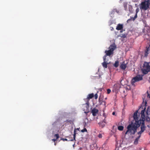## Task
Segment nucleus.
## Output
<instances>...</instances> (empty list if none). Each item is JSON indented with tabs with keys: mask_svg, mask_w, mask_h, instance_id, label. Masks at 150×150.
Listing matches in <instances>:
<instances>
[{
	"mask_svg": "<svg viewBox=\"0 0 150 150\" xmlns=\"http://www.w3.org/2000/svg\"><path fill=\"white\" fill-rule=\"evenodd\" d=\"M103 100V97L102 96H100L99 97L98 102L99 105H100L103 104V102L104 101Z\"/></svg>",
	"mask_w": 150,
	"mask_h": 150,
	"instance_id": "13",
	"label": "nucleus"
},
{
	"mask_svg": "<svg viewBox=\"0 0 150 150\" xmlns=\"http://www.w3.org/2000/svg\"><path fill=\"white\" fill-rule=\"evenodd\" d=\"M65 122H69L70 124H71L73 122V121L70 120H67Z\"/></svg>",
	"mask_w": 150,
	"mask_h": 150,
	"instance_id": "21",
	"label": "nucleus"
},
{
	"mask_svg": "<svg viewBox=\"0 0 150 150\" xmlns=\"http://www.w3.org/2000/svg\"><path fill=\"white\" fill-rule=\"evenodd\" d=\"M146 93L147 94H145L142 97L143 102L142 104V106H143V107H144V108H144V109L142 110L141 112V117L142 119V120H144V122L145 120H146V121L148 122L149 121H150V118L148 117V116H146V117H145V116L144 115V112L146 108L145 107L146 106L147 99L148 98H150V94H149L148 91H147ZM139 120H141V119H140Z\"/></svg>",
	"mask_w": 150,
	"mask_h": 150,
	"instance_id": "2",
	"label": "nucleus"
},
{
	"mask_svg": "<svg viewBox=\"0 0 150 150\" xmlns=\"http://www.w3.org/2000/svg\"><path fill=\"white\" fill-rule=\"evenodd\" d=\"M113 11H116V12H117V13H118V12H119V11H118L117 10V9H114V10H113Z\"/></svg>",
	"mask_w": 150,
	"mask_h": 150,
	"instance_id": "28",
	"label": "nucleus"
},
{
	"mask_svg": "<svg viewBox=\"0 0 150 150\" xmlns=\"http://www.w3.org/2000/svg\"><path fill=\"white\" fill-rule=\"evenodd\" d=\"M98 137L99 138H102V134H99L98 135Z\"/></svg>",
	"mask_w": 150,
	"mask_h": 150,
	"instance_id": "26",
	"label": "nucleus"
},
{
	"mask_svg": "<svg viewBox=\"0 0 150 150\" xmlns=\"http://www.w3.org/2000/svg\"><path fill=\"white\" fill-rule=\"evenodd\" d=\"M54 137H56V139L57 140L59 137V135L58 134H56L54 135Z\"/></svg>",
	"mask_w": 150,
	"mask_h": 150,
	"instance_id": "24",
	"label": "nucleus"
},
{
	"mask_svg": "<svg viewBox=\"0 0 150 150\" xmlns=\"http://www.w3.org/2000/svg\"><path fill=\"white\" fill-rule=\"evenodd\" d=\"M150 47V45H149L148 47H146V49L145 51V56L146 57L148 55V51L149 50V47Z\"/></svg>",
	"mask_w": 150,
	"mask_h": 150,
	"instance_id": "14",
	"label": "nucleus"
},
{
	"mask_svg": "<svg viewBox=\"0 0 150 150\" xmlns=\"http://www.w3.org/2000/svg\"><path fill=\"white\" fill-rule=\"evenodd\" d=\"M123 28V25L122 24H118L116 28V30H120Z\"/></svg>",
	"mask_w": 150,
	"mask_h": 150,
	"instance_id": "11",
	"label": "nucleus"
},
{
	"mask_svg": "<svg viewBox=\"0 0 150 150\" xmlns=\"http://www.w3.org/2000/svg\"><path fill=\"white\" fill-rule=\"evenodd\" d=\"M54 144L55 145H56V143H55Z\"/></svg>",
	"mask_w": 150,
	"mask_h": 150,
	"instance_id": "36",
	"label": "nucleus"
},
{
	"mask_svg": "<svg viewBox=\"0 0 150 150\" xmlns=\"http://www.w3.org/2000/svg\"><path fill=\"white\" fill-rule=\"evenodd\" d=\"M103 122H104V123H105V124H106V120H105V119H104L103 121H102Z\"/></svg>",
	"mask_w": 150,
	"mask_h": 150,
	"instance_id": "30",
	"label": "nucleus"
},
{
	"mask_svg": "<svg viewBox=\"0 0 150 150\" xmlns=\"http://www.w3.org/2000/svg\"><path fill=\"white\" fill-rule=\"evenodd\" d=\"M94 96V94L93 93H92L88 94L87 97V99L88 100V101L85 104H84L83 105V107H86V109L84 108L83 110L84 111V113L87 114L88 112L89 108V103L88 102V100L90 99H91Z\"/></svg>",
	"mask_w": 150,
	"mask_h": 150,
	"instance_id": "3",
	"label": "nucleus"
},
{
	"mask_svg": "<svg viewBox=\"0 0 150 150\" xmlns=\"http://www.w3.org/2000/svg\"><path fill=\"white\" fill-rule=\"evenodd\" d=\"M127 3L126 2H125L123 4V6L125 10H126L127 8Z\"/></svg>",
	"mask_w": 150,
	"mask_h": 150,
	"instance_id": "19",
	"label": "nucleus"
},
{
	"mask_svg": "<svg viewBox=\"0 0 150 150\" xmlns=\"http://www.w3.org/2000/svg\"><path fill=\"white\" fill-rule=\"evenodd\" d=\"M87 130L86 128H84L83 129L81 130V132H87Z\"/></svg>",
	"mask_w": 150,
	"mask_h": 150,
	"instance_id": "23",
	"label": "nucleus"
},
{
	"mask_svg": "<svg viewBox=\"0 0 150 150\" xmlns=\"http://www.w3.org/2000/svg\"><path fill=\"white\" fill-rule=\"evenodd\" d=\"M126 64L125 63V62H123L120 65V67L121 69L123 70H125L126 67Z\"/></svg>",
	"mask_w": 150,
	"mask_h": 150,
	"instance_id": "12",
	"label": "nucleus"
},
{
	"mask_svg": "<svg viewBox=\"0 0 150 150\" xmlns=\"http://www.w3.org/2000/svg\"><path fill=\"white\" fill-rule=\"evenodd\" d=\"M102 105H104L105 106L106 105V102L105 101H104L103 102V104H102Z\"/></svg>",
	"mask_w": 150,
	"mask_h": 150,
	"instance_id": "29",
	"label": "nucleus"
},
{
	"mask_svg": "<svg viewBox=\"0 0 150 150\" xmlns=\"http://www.w3.org/2000/svg\"><path fill=\"white\" fill-rule=\"evenodd\" d=\"M111 30H113L114 28H113V27H111Z\"/></svg>",
	"mask_w": 150,
	"mask_h": 150,
	"instance_id": "34",
	"label": "nucleus"
},
{
	"mask_svg": "<svg viewBox=\"0 0 150 150\" xmlns=\"http://www.w3.org/2000/svg\"><path fill=\"white\" fill-rule=\"evenodd\" d=\"M107 93L108 94H109L111 92V90L110 89H108L107 90Z\"/></svg>",
	"mask_w": 150,
	"mask_h": 150,
	"instance_id": "25",
	"label": "nucleus"
},
{
	"mask_svg": "<svg viewBox=\"0 0 150 150\" xmlns=\"http://www.w3.org/2000/svg\"><path fill=\"white\" fill-rule=\"evenodd\" d=\"M146 113H147V114H148V113H147V112H146Z\"/></svg>",
	"mask_w": 150,
	"mask_h": 150,
	"instance_id": "39",
	"label": "nucleus"
},
{
	"mask_svg": "<svg viewBox=\"0 0 150 150\" xmlns=\"http://www.w3.org/2000/svg\"><path fill=\"white\" fill-rule=\"evenodd\" d=\"M98 110L94 108L91 110V112L92 113L93 115L95 116L98 113Z\"/></svg>",
	"mask_w": 150,
	"mask_h": 150,
	"instance_id": "9",
	"label": "nucleus"
},
{
	"mask_svg": "<svg viewBox=\"0 0 150 150\" xmlns=\"http://www.w3.org/2000/svg\"><path fill=\"white\" fill-rule=\"evenodd\" d=\"M94 96H95V99H96L98 98V95L97 94V93H96L95 94V95H94Z\"/></svg>",
	"mask_w": 150,
	"mask_h": 150,
	"instance_id": "27",
	"label": "nucleus"
},
{
	"mask_svg": "<svg viewBox=\"0 0 150 150\" xmlns=\"http://www.w3.org/2000/svg\"><path fill=\"white\" fill-rule=\"evenodd\" d=\"M61 140H63V141H72L73 140V139H72L68 140V139L66 138H62L61 139Z\"/></svg>",
	"mask_w": 150,
	"mask_h": 150,
	"instance_id": "22",
	"label": "nucleus"
},
{
	"mask_svg": "<svg viewBox=\"0 0 150 150\" xmlns=\"http://www.w3.org/2000/svg\"><path fill=\"white\" fill-rule=\"evenodd\" d=\"M127 35L126 34H122L121 35V37L123 38H125L126 37Z\"/></svg>",
	"mask_w": 150,
	"mask_h": 150,
	"instance_id": "20",
	"label": "nucleus"
},
{
	"mask_svg": "<svg viewBox=\"0 0 150 150\" xmlns=\"http://www.w3.org/2000/svg\"><path fill=\"white\" fill-rule=\"evenodd\" d=\"M119 150L118 149H116V150Z\"/></svg>",
	"mask_w": 150,
	"mask_h": 150,
	"instance_id": "38",
	"label": "nucleus"
},
{
	"mask_svg": "<svg viewBox=\"0 0 150 150\" xmlns=\"http://www.w3.org/2000/svg\"><path fill=\"white\" fill-rule=\"evenodd\" d=\"M117 86V85L115 84L114 85V87L115 88V87H116Z\"/></svg>",
	"mask_w": 150,
	"mask_h": 150,
	"instance_id": "33",
	"label": "nucleus"
},
{
	"mask_svg": "<svg viewBox=\"0 0 150 150\" xmlns=\"http://www.w3.org/2000/svg\"><path fill=\"white\" fill-rule=\"evenodd\" d=\"M150 4V0H144L140 4L139 8L143 10H146L149 8Z\"/></svg>",
	"mask_w": 150,
	"mask_h": 150,
	"instance_id": "5",
	"label": "nucleus"
},
{
	"mask_svg": "<svg viewBox=\"0 0 150 150\" xmlns=\"http://www.w3.org/2000/svg\"><path fill=\"white\" fill-rule=\"evenodd\" d=\"M141 137V135H140L135 140H134V144H138V141L139 139L140 138V137Z\"/></svg>",
	"mask_w": 150,
	"mask_h": 150,
	"instance_id": "15",
	"label": "nucleus"
},
{
	"mask_svg": "<svg viewBox=\"0 0 150 150\" xmlns=\"http://www.w3.org/2000/svg\"><path fill=\"white\" fill-rule=\"evenodd\" d=\"M137 112V111L134 112L133 116L134 120L131 124L127 126V130L125 133V134H134L137 131V128L139 127L141 124V130L138 132V134L141 135L145 129L144 120H139Z\"/></svg>",
	"mask_w": 150,
	"mask_h": 150,
	"instance_id": "1",
	"label": "nucleus"
},
{
	"mask_svg": "<svg viewBox=\"0 0 150 150\" xmlns=\"http://www.w3.org/2000/svg\"><path fill=\"white\" fill-rule=\"evenodd\" d=\"M105 123H104V122L103 121L99 123V125L102 127H103L105 125Z\"/></svg>",
	"mask_w": 150,
	"mask_h": 150,
	"instance_id": "16",
	"label": "nucleus"
},
{
	"mask_svg": "<svg viewBox=\"0 0 150 150\" xmlns=\"http://www.w3.org/2000/svg\"><path fill=\"white\" fill-rule=\"evenodd\" d=\"M149 63L144 62L142 71L143 74H146L150 71V66L149 64Z\"/></svg>",
	"mask_w": 150,
	"mask_h": 150,
	"instance_id": "6",
	"label": "nucleus"
},
{
	"mask_svg": "<svg viewBox=\"0 0 150 150\" xmlns=\"http://www.w3.org/2000/svg\"><path fill=\"white\" fill-rule=\"evenodd\" d=\"M143 76V75H138L134 77L131 81L132 84L133 85L135 82L139 81L142 80Z\"/></svg>",
	"mask_w": 150,
	"mask_h": 150,
	"instance_id": "7",
	"label": "nucleus"
},
{
	"mask_svg": "<svg viewBox=\"0 0 150 150\" xmlns=\"http://www.w3.org/2000/svg\"><path fill=\"white\" fill-rule=\"evenodd\" d=\"M139 11V9L138 8H137L136 9V14L135 16H134V17H130V18L128 19L127 21V22H129V21H134L137 18V13Z\"/></svg>",
	"mask_w": 150,
	"mask_h": 150,
	"instance_id": "8",
	"label": "nucleus"
},
{
	"mask_svg": "<svg viewBox=\"0 0 150 150\" xmlns=\"http://www.w3.org/2000/svg\"><path fill=\"white\" fill-rule=\"evenodd\" d=\"M115 112H112V115H115Z\"/></svg>",
	"mask_w": 150,
	"mask_h": 150,
	"instance_id": "35",
	"label": "nucleus"
},
{
	"mask_svg": "<svg viewBox=\"0 0 150 150\" xmlns=\"http://www.w3.org/2000/svg\"><path fill=\"white\" fill-rule=\"evenodd\" d=\"M124 127L122 126H119L118 127V129L119 130L122 131L123 130Z\"/></svg>",
	"mask_w": 150,
	"mask_h": 150,
	"instance_id": "18",
	"label": "nucleus"
},
{
	"mask_svg": "<svg viewBox=\"0 0 150 150\" xmlns=\"http://www.w3.org/2000/svg\"><path fill=\"white\" fill-rule=\"evenodd\" d=\"M75 130H74V139H75Z\"/></svg>",
	"mask_w": 150,
	"mask_h": 150,
	"instance_id": "31",
	"label": "nucleus"
},
{
	"mask_svg": "<svg viewBox=\"0 0 150 150\" xmlns=\"http://www.w3.org/2000/svg\"><path fill=\"white\" fill-rule=\"evenodd\" d=\"M116 48V46L115 45H111L109 47L110 50H105V53L106 54L104 56L103 58H106L107 56L110 57L111 55L113 54L114 50Z\"/></svg>",
	"mask_w": 150,
	"mask_h": 150,
	"instance_id": "4",
	"label": "nucleus"
},
{
	"mask_svg": "<svg viewBox=\"0 0 150 150\" xmlns=\"http://www.w3.org/2000/svg\"><path fill=\"white\" fill-rule=\"evenodd\" d=\"M149 135H150V132H149Z\"/></svg>",
	"mask_w": 150,
	"mask_h": 150,
	"instance_id": "37",
	"label": "nucleus"
},
{
	"mask_svg": "<svg viewBox=\"0 0 150 150\" xmlns=\"http://www.w3.org/2000/svg\"><path fill=\"white\" fill-rule=\"evenodd\" d=\"M119 66V62L118 61H116L114 64V66L115 67H117Z\"/></svg>",
	"mask_w": 150,
	"mask_h": 150,
	"instance_id": "17",
	"label": "nucleus"
},
{
	"mask_svg": "<svg viewBox=\"0 0 150 150\" xmlns=\"http://www.w3.org/2000/svg\"><path fill=\"white\" fill-rule=\"evenodd\" d=\"M52 140L54 142H55L57 140V139H53Z\"/></svg>",
	"mask_w": 150,
	"mask_h": 150,
	"instance_id": "32",
	"label": "nucleus"
},
{
	"mask_svg": "<svg viewBox=\"0 0 150 150\" xmlns=\"http://www.w3.org/2000/svg\"><path fill=\"white\" fill-rule=\"evenodd\" d=\"M104 62L102 63V65L105 68H106L107 67L108 63H107L106 58H103Z\"/></svg>",
	"mask_w": 150,
	"mask_h": 150,
	"instance_id": "10",
	"label": "nucleus"
}]
</instances>
